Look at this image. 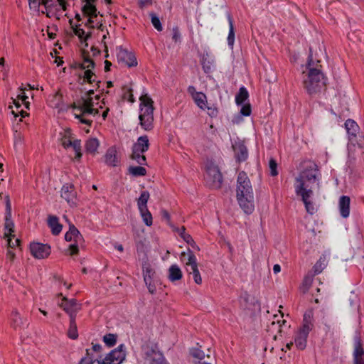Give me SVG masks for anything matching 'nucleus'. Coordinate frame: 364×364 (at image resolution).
Listing matches in <instances>:
<instances>
[{"mask_svg":"<svg viewBox=\"0 0 364 364\" xmlns=\"http://www.w3.org/2000/svg\"><path fill=\"white\" fill-rule=\"evenodd\" d=\"M301 171L295 178V193L313 191L320 188L321 174L318 166L313 161H304Z\"/></svg>","mask_w":364,"mask_h":364,"instance_id":"nucleus-1","label":"nucleus"},{"mask_svg":"<svg viewBox=\"0 0 364 364\" xmlns=\"http://www.w3.org/2000/svg\"><path fill=\"white\" fill-rule=\"evenodd\" d=\"M236 191L240 208L246 214H251L255 209L254 195L250 181L245 171L238 173Z\"/></svg>","mask_w":364,"mask_h":364,"instance_id":"nucleus-2","label":"nucleus"},{"mask_svg":"<svg viewBox=\"0 0 364 364\" xmlns=\"http://www.w3.org/2000/svg\"><path fill=\"white\" fill-rule=\"evenodd\" d=\"M311 55L309 57V61L306 65L308 74L306 78L304 80V86L309 95H313L320 92L326 85L323 74L319 68L312 67Z\"/></svg>","mask_w":364,"mask_h":364,"instance_id":"nucleus-3","label":"nucleus"},{"mask_svg":"<svg viewBox=\"0 0 364 364\" xmlns=\"http://www.w3.org/2000/svg\"><path fill=\"white\" fill-rule=\"evenodd\" d=\"M139 100V124L144 130L151 131L154 128V102L146 94L141 95Z\"/></svg>","mask_w":364,"mask_h":364,"instance_id":"nucleus-4","label":"nucleus"},{"mask_svg":"<svg viewBox=\"0 0 364 364\" xmlns=\"http://www.w3.org/2000/svg\"><path fill=\"white\" fill-rule=\"evenodd\" d=\"M313 311H308L304 314L303 321L294 336V343L299 350H304L307 344V338L314 328Z\"/></svg>","mask_w":364,"mask_h":364,"instance_id":"nucleus-5","label":"nucleus"},{"mask_svg":"<svg viewBox=\"0 0 364 364\" xmlns=\"http://www.w3.org/2000/svg\"><path fill=\"white\" fill-rule=\"evenodd\" d=\"M60 142L65 149L72 147L75 152V159L80 161L82 157L81 141L75 139L73 136V133L70 129H65L63 132L60 133Z\"/></svg>","mask_w":364,"mask_h":364,"instance_id":"nucleus-6","label":"nucleus"},{"mask_svg":"<svg viewBox=\"0 0 364 364\" xmlns=\"http://www.w3.org/2000/svg\"><path fill=\"white\" fill-rule=\"evenodd\" d=\"M205 182L213 189L220 188L223 183V176L218 167L213 163H209L206 167Z\"/></svg>","mask_w":364,"mask_h":364,"instance_id":"nucleus-7","label":"nucleus"},{"mask_svg":"<svg viewBox=\"0 0 364 364\" xmlns=\"http://www.w3.org/2000/svg\"><path fill=\"white\" fill-rule=\"evenodd\" d=\"M65 240L68 242L73 241L68 247L70 255H77L79 252V245L83 242L82 235L74 225H70L69 230L65 235Z\"/></svg>","mask_w":364,"mask_h":364,"instance_id":"nucleus-8","label":"nucleus"},{"mask_svg":"<svg viewBox=\"0 0 364 364\" xmlns=\"http://www.w3.org/2000/svg\"><path fill=\"white\" fill-rule=\"evenodd\" d=\"M29 9L38 14H46L48 17H50V13L53 8L56 7L53 0H28Z\"/></svg>","mask_w":364,"mask_h":364,"instance_id":"nucleus-9","label":"nucleus"},{"mask_svg":"<svg viewBox=\"0 0 364 364\" xmlns=\"http://www.w3.org/2000/svg\"><path fill=\"white\" fill-rule=\"evenodd\" d=\"M126 354L124 346L119 345L117 348L112 350L102 360H98V364H121L125 359Z\"/></svg>","mask_w":364,"mask_h":364,"instance_id":"nucleus-10","label":"nucleus"},{"mask_svg":"<svg viewBox=\"0 0 364 364\" xmlns=\"http://www.w3.org/2000/svg\"><path fill=\"white\" fill-rule=\"evenodd\" d=\"M60 306L69 315L70 319L75 318L77 313L81 309V304L77 303L75 299H68L63 297Z\"/></svg>","mask_w":364,"mask_h":364,"instance_id":"nucleus-11","label":"nucleus"},{"mask_svg":"<svg viewBox=\"0 0 364 364\" xmlns=\"http://www.w3.org/2000/svg\"><path fill=\"white\" fill-rule=\"evenodd\" d=\"M31 255L37 259H44L50 253V247L47 244L33 242L30 245Z\"/></svg>","mask_w":364,"mask_h":364,"instance_id":"nucleus-12","label":"nucleus"},{"mask_svg":"<svg viewBox=\"0 0 364 364\" xmlns=\"http://www.w3.org/2000/svg\"><path fill=\"white\" fill-rule=\"evenodd\" d=\"M117 60L119 63H124L128 67H135L137 65V60L132 52L119 47L117 54Z\"/></svg>","mask_w":364,"mask_h":364,"instance_id":"nucleus-13","label":"nucleus"},{"mask_svg":"<svg viewBox=\"0 0 364 364\" xmlns=\"http://www.w3.org/2000/svg\"><path fill=\"white\" fill-rule=\"evenodd\" d=\"M61 197L64 198L70 206H75L77 203L76 191L71 183H66L61 188Z\"/></svg>","mask_w":364,"mask_h":364,"instance_id":"nucleus-14","label":"nucleus"},{"mask_svg":"<svg viewBox=\"0 0 364 364\" xmlns=\"http://www.w3.org/2000/svg\"><path fill=\"white\" fill-rule=\"evenodd\" d=\"M353 362L354 364H364V349L359 337L354 340Z\"/></svg>","mask_w":364,"mask_h":364,"instance_id":"nucleus-15","label":"nucleus"},{"mask_svg":"<svg viewBox=\"0 0 364 364\" xmlns=\"http://www.w3.org/2000/svg\"><path fill=\"white\" fill-rule=\"evenodd\" d=\"M296 194L301 198L306 210L308 213L313 215L316 213V210L314 207L313 202L311 200V198L313 196L314 191H304L300 193H296Z\"/></svg>","mask_w":364,"mask_h":364,"instance_id":"nucleus-16","label":"nucleus"},{"mask_svg":"<svg viewBox=\"0 0 364 364\" xmlns=\"http://www.w3.org/2000/svg\"><path fill=\"white\" fill-rule=\"evenodd\" d=\"M235 153V157L237 162L240 163L245 161L248 156V151L242 141L235 142L232 145Z\"/></svg>","mask_w":364,"mask_h":364,"instance_id":"nucleus-17","label":"nucleus"},{"mask_svg":"<svg viewBox=\"0 0 364 364\" xmlns=\"http://www.w3.org/2000/svg\"><path fill=\"white\" fill-rule=\"evenodd\" d=\"M11 325L15 330H21L28 326L27 320L21 316L17 310H14L11 314Z\"/></svg>","mask_w":364,"mask_h":364,"instance_id":"nucleus-18","label":"nucleus"},{"mask_svg":"<svg viewBox=\"0 0 364 364\" xmlns=\"http://www.w3.org/2000/svg\"><path fill=\"white\" fill-rule=\"evenodd\" d=\"M345 127L349 136V139L352 141H355L360 131L358 124L354 120L349 119L345 122Z\"/></svg>","mask_w":364,"mask_h":364,"instance_id":"nucleus-19","label":"nucleus"},{"mask_svg":"<svg viewBox=\"0 0 364 364\" xmlns=\"http://www.w3.org/2000/svg\"><path fill=\"white\" fill-rule=\"evenodd\" d=\"M77 110L80 111L79 114L75 113V117L78 119L81 123L91 126L92 121L85 119V117L87 114H91L94 112L93 107H77Z\"/></svg>","mask_w":364,"mask_h":364,"instance_id":"nucleus-20","label":"nucleus"},{"mask_svg":"<svg viewBox=\"0 0 364 364\" xmlns=\"http://www.w3.org/2000/svg\"><path fill=\"white\" fill-rule=\"evenodd\" d=\"M149 140L146 135L139 136L136 142L133 144L132 149L136 151L145 153L149 149Z\"/></svg>","mask_w":364,"mask_h":364,"instance_id":"nucleus-21","label":"nucleus"},{"mask_svg":"<svg viewBox=\"0 0 364 364\" xmlns=\"http://www.w3.org/2000/svg\"><path fill=\"white\" fill-rule=\"evenodd\" d=\"M105 162L107 166H117L119 162L117 150L114 147L108 149L105 155Z\"/></svg>","mask_w":364,"mask_h":364,"instance_id":"nucleus-22","label":"nucleus"},{"mask_svg":"<svg viewBox=\"0 0 364 364\" xmlns=\"http://www.w3.org/2000/svg\"><path fill=\"white\" fill-rule=\"evenodd\" d=\"M48 225L51 229V232L54 235H58L63 229V225L59 223L58 218L55 215H48Z\"/></svg>","mask_w":364,"mask_h":364,"instance_id":"nucleus-23","label":"nucleus"},{"mask_svg":"<svg viewBox=\"0 0 364 364\" xmlns=\"http://www.w3.org/2000/svg\"><path fill=\"white\" fill-rule=\"evenodd\" d=\"M350 202V198L346 196H342L339 199L340 214L344 218H346L349 216Z\"/></svg>","mask_w":364,"mask_h":364,"instance_id":"nucleus-24","label":"nucleus"},{"mask_svg":"<svg viewBox=\"0 0 364 364\" xmlns=\"http://www.w3.org/2000/svg\"><path fill=\"white\" fill-rule=\"evenodd\" d=\"M142 273L144 283H147V281L156 280V272L149 262H145L143 263Z\"/></svg>","mask_w":364,"mask_h":364,"instance_id":"nucleus-25","label":"nucleus"},{"mask_svg":"<svg viewBox=\"0 0 364 364\" xmlns=\"http://www.w3.org/2000/svg\"><path fill=\"white\" fill-rule=\"evenodd\" d=\"M186 256L188 257L187 261L186 262V267L187 271H190V269L198 267L196 257L192 250L188 249L187 252H183L181 255V259H183V258L185 257Z\"/></svg>","mask_w":364,"mask_h":364,"instance_id":"nucleus-26","label":"nucleus"},{"mask_svg":"<svg viewBox=\"0 0 364 364\" xmlns=\"http://www.w3.org/2000/svg\"><path fill=\"white\" fill-rule=\"evenodd\" d=\"M96 0H84L85 4L82 8V11L84 15H90L91 16H97L99 12L97 11L96 6L92 4Z\"/></svg>","mask_w":364,"mask_h":364,"instance_id":"nucleus-27","label":"nucleus"},{"mask_svg":"<svg viewBox=\"0 0 364 364\" xmlns=\"http://www.w3.org/2000/svg\"><path fill=\"white\" fill-rule=\"evenodd\" d=\"M183 274L177 264H172L168 269V279L171 282H176L182 278Z\"/></svg>","mask_w":364,"mask_h":364,"instance_id":"nucleus-28","label":"nucleus"},{"mask_svg":"<svg viewBox=\"0 0 364 364\" xmlns=\"http://www.w3.org/2000/svg\"><path fill=\"white\" fill-rule=\"evenodd\" d=\"M176 231L186 242L190 245L192 247L199 250V247L196 245L191 235L186 232V228L183 226L181 228H178Z\"/></svg>","mask_w":364,"mask_h":364,"instance_id":"nucleus-29","label":"nucleus"},{"mask_svg":"<svg viewBox=\"0 0 364 364\" xmlns=\"http://www.w3.org/2000/svg\"><path fill=\"white\" fill-rule=\"evenodd\" d=\"M99 141L96 138L89 139L85 143L86 152L91 154H95L99 147Z\"/></svg>","mask_w":364,"mask_h":364,"instance_id":"nucleus-30","label":"nucleus"},{"mask_svg":"<svg viewBox=\"0 0 364 364\" xmlns=\"http://www.w3.org/2000/svg\"><path fill=\"white\" fill-rule=\"evenodd\" d=\"M4 228L6 230L4 233V237H14V235H13V232L14 231V223L11 220V215H9V216L6 215Z\"/></svg>","mask_w":364,"mask_h":364,"instance_id":"nucleus-31","label":"nucleus"},{"mask_svg":"<svg viewBox=\"0 0 364 364\" xmlns=\"http://www.w3.org/2000/svg\"><path fill=\"white\" fill-rule=\"evenodd\" d=\"M150 194L147 191H142L139 198L137 199V206L139 210H144L147 208V202L149 199Z\"/></svg>","mask_w":364,"mask_h":364,"instance_id":"nucleus-32","label":"nucleus"},{"mask_svg":"<svg viewBox=\"0 0 364 364\" xmlns=\"http://www.w3.org/2000/svg\"><path fill=\"white\" fill-rule=\"evenodd\" d=\"M327 265V259L326 255H321L319 259L316 262L313 267L314 274H318L321 273Z\"/></svg>","mask_w":364,"mask_h":364,"instance_id":"nucleus-33","label":"nucleus"},{"mask_svg":"<svg viewBox=\"0 0 364 364\" xmlns=\"http://www.w3.org/2000/svg\"><path fill=\"white\" fill-rule=\"evenodd\" d=\"M228 20L229 23V33L228 36V45L232 48L235 41V31H234V26H233V20L230 14H228Z\"/></svg>","mask_w":364,"mask_h":364,"instance_id":"nucleus-34","label":"nucleus"},{"mask_svg":"<svg viewBox=\"0 0 364 364\" xmlns=\"http://www.w3.org/2000/svg\"><path fill=\"white\" fill-rule=\"evenodd\" d=\"M314 275L315 274L309 273L304 277L302 284L300 287V289L304 294H306L310 289L314 280Z\"/></svg>","mask_w":364,"mask_h":364,"instance_id":"nucleus-35","label":"nucleus"},{"mask_svg":"<svg viewBox=\"0 0 364 364\" xmlns=\"http://www.w3.org/2000/svg\"><path fill=\"white\" fill-rule=\"evenodd\" d=\"M82 55L83 63H79L78 67L82 70H85L87 68H94L95 66V63L90 58L88 53H85V52L83 51Z\"/></svg>","mask_w":364,"mask_h":364,"instance_id":"nucleus-36","label":"nucleus"},{"mask_svg":"<svg viewBox=\"0 0 364 364\" xmlns=\"http://www.w3.org/2000/svg\"><path fill=\"white\" fill-rule=\"evenodd\" d=\"M249 97V93L245 87H241L238 93L235 96V102L237 105H242Z\"/></svg>","mask_w":364,"mask_h":364,"instance_id":"nucleus-37","label":"nucleus"},{"mask_svg":"<svg viewBox=\"0 0 364 364\" xmlns=\"http://www.w3.org/2000/svg\"><path fill=\"white\" fill-rule=\"evenodd\" d=\"M195 103L202 109H205L207 105V97L206 95L200 92L198 95L193 97Z\"/></svg>","mask_w":364,"mask_h":364,"instance_id":"nucleus-38","label":"nucleus"},{"mask_svg":"<svg viewBox=\"0 0 364 364\" xmlns=\"http://www.w3.org/2000/svg\"><path fill=\"white\" fill-rule=\"evenodd\" d=\"M130 158L140 165H146V159L142 152L132 149Z\"/></svg>","mask_w":364,"mask_h":364,"instance_id":"nucleus-39","label":"nucleus"},{"mask_svg":"<svg viewBox=\"0 0 364 364\" xmlns=\"http://www.w3.org/2000/svg\"><path fill=\"white\" fill-rule=\"evenodd\" d=\"M150 364H169L163 353L159 350L156 352L155 355L150 358Z\"/></svg>","mask_w":364,"mask_h":364,"instance_id":"nucleus-40","label":"nucleus"},{"mask_svg":"<svg viewBox=\"0 0 364 364\" xmlns=\"http://www.w3.org/2000/svg\"><path fill=\"white\" fill-rule=\"evenodd\" d=\"M68 336L71 339H76L78 337L77 324L75 318L70 319V326L68 331Z\"/></svg>","mask_w":364,"mask_h":364,"instance_id":"nucleus-41","label":"nucleus"},{"mask_svg":"<svg viewBox=\"0 0 364 364\" xmlns=\"http://www.w3.org/2000/svg\"><path fill=\"white\" fill-rule=\"evenodd\" d=\"M128 173L133 176H144L146 174V170L142 166H129Z\"/></svg>","mask_w":364,"mask_h":364,"instance_id":"nucleus-42","label":"nucleus"},{"mask_svg":"<svg viewBox=\"0 0 364 364\" xmlns=\"http://www.w3.org/2000/svg\"><path fill=\"white\" fill-rule=\"evenodd\" d=\"M77 107H93L92 97H82L77 105H73V109H77Z\"/></svg>","mask_w":364,"mask_h":364,"instance_id":"nucleus-43","label":"nucleus"},{"mask_svg":"<svg viewBox=\"0 0 364 364\" xmlns=\"http://www.w3.org/2000/svg\"><path fill=\"white\" fill-rule=\"evenodd\" d=\"M139 213L141 214V216L143 219V221L147 226H151L153 223L152 221V215L148 208H146L144 210H139Z\"/></svg>","mask_w":364,"mask_h":364,"instance_id":"nucleus-44","label":"nucleus"},{"mask_svg":"<svg viewBox=\"0 0 364 364\" xmlns=\"http://www.w3.org/2000/svg\"><path fill=\"white\" fill-rule=\"evenodd\" d=\"M97 360V358L90 355V350L87 349L86 355L80 359L78 364H93Z\"/></svg>","mask_w":364,"mask_h":364,"instance_id":"nucleus-45","label":"nucleus"},{"mask_svg":"<svg viewBox=\"0 0 364 364\" xmlns=\"http://www.w3.org/2000/svg\"><path fill=\"white\" fill-rule=\"evenodd\" d=\"M103 341L109 347L114 346L117 342V336L112 333L106 334L103 337Z\"/></svg>","mask_w":364,"mask_h":364,"instance_id":"nucleus-46","label":"nucleus"},{"mask_svg":"<svg viewBox=\"0 0 364 364\" xmlns=\"http://www.w3.org/2000/svg\"><path fill=\"white\" fill-rule=\"evenodd\" d=\"M149 15L151 17V23L153 24L154 27L157 31H161L163 28L159 18L154 13H151Z\"/></svg>","mask_w":364,"mask_h":364,"instance_id":"nucleus-47","label":"nucleus"},{"mask_svg":"<svg viewBox=\"0 0 364 364\" xmlns=\"http://www.w3.org/2000/svg\"><path fill=\"white\" fill-rule=\"evenodd\" d=\"M92 68H87L84 72V75H83L84 80H86L88 83H90V84L95 82V75L92 71Z\"/></svg>","mask_w":364,"mask_h":364,"instance_id":"nucleus-48","label":"nucleus"},{"mask_svg":"<svg viewBox=\"0 0 364 364\" xmlns=\"http://www.w3.org/2000/svg\"><path fill=\"white\" fill-rule=\"evenodd\" d=\"M190 274H193L194 282L198 284H200L202 283V279L198 270V267L190 269V271H188Z\"/></svg>","mask_w":364,"mask_h":364,"instance_id":"nucleus-49","label":"nucleus"},{"mask_svg":"<svg viewBox=\"0 0 364 364\" xmlns=\"http://www.w3.org/2000/svg\"><path fill=\"white\" fill-rule=\"evenodd\" d=\"M191 355L195 358L198 359L199 360H202L205 358L204 352L198 348H193L191 350Z\"/></svg>","mask_w":364,"mask_h":364,"instance_id":"nucleus-50","label":"nucleus"},{"mask_svg":"<svg viewBox=\"0 0 364 364\" xmlns=\"http://www.w3.org/2000/svg\"><path fill=\"white\" fill-rule=\"evenodd\" d=\"M80 25L73 26V30L74 33L80 38L81 43H83L84 37L85 35V32L82 28H80Z\"/></svg>","mask_w":364,"mask_h":364,"instance_id":"nucleus-51","label":"nucleus"},{"mask_svg":"<svg viewBox=\"0 0 364 364\" xmlns=\"http://www.w3.org/2000/svg\"><path fill=\"white\" fill-rule=\"evenodd\" d=\"M159 346L157 343H154L151 346H148V350L145 353L147 358H152L156 352H159Z\"/></svg>","mask_w":364,"mask_h":364,"instance_id":"nucleus-52","label":"nucleus"},{"mask_svg":"<svg viewBox=\"0 0 364 364\" xmlns=\"http://www.w3.org/2000/svg\"><path fill=\"white\" fill-rule=\"evenodd\" d=\"M269 167L270 169V174L272 176H276L278 175L277 171V163L274 159H270L269 161Z\"/></svg>","mask_w":364,"mask_h":364,"instance_id":"nucleus-53","label":"nucleus"},{"mask_svg":"<svg viewBox=\"0 0 364 364\" xmlns=\"http://www.w3.org/2000/svg\"><path fill=\"white\" fill-rule=\"evenodd\" d=\"M205 109H207V113L210 117H216L218 116V109L215 106H208L206 105Z\"/></svg>","mask_w":364,"mask_h":364,"instance_id":"nucleus-54","label":"nucleus"},{"mask_svg":"<svg viewBox=\"0 0 364 364\" xmlns=\"http://www.w3.org/2000/svg\"><path fill=\"white\" fill-rule=\"evenodd\" d=\"M250 298V296L247 291L242 293L240 297V304L243 305L245 308H247V304L249 302Z\"/></svg>","mask_w":364,"mask_h":364,"instance_id":"nucleus-55","label":"nucleus"},{"mask_svg":"<svg viewBox=\"0 0 364 364\" xmlns=\"http://www.w3.org/2000/svg\"><path fill=\"white\" fill-rule=\"evenodd\" d=\"M145 284L150 294H154L156 292V280L147 281Z\"/></svg>","mask_w":364,"mask_h":364,"instance_id":"nucleus-56","label":"nucleus"},{"mask_svg":"<svg viewBox=\"0 0 364 364\" xmlns=\"http://www.w3.org/2000/svg\"><path fill=\"white\" fill-rule=\"evenodd\" d=\"M124 98L127 99L130 102H134L135 100L133 96L132 90L131 88H127L126 91L124 92Z\"/></svg>","mask_w":364,"mask_h":364,"instance_id":"nucleus-57","label":"nucleus"},{"mask_svg":"<svg viewBox=\"0 0 364 364\" xmlns=\"http://www.w3.org/2000/svg\"><path fill=\"white\" fill-rule=\"evenodd\" d=\"M251 106L250 104L244 105L240 110V113L245 117L250 116L251 114Z\"/></svg>","mask_w":364,"mask_h":364,"instance_id":"nucleus-58","label":"nucleus"},{"mask_svg":"<svg viewBox=\"0 0 364 364\" xmlns=\"http://www.w3.org/2000/svg\"><path fill=\"white\" fill-rule=\"evenodd\" d=\"M7 238L8 245L9 248H14L16 246L19 245L20 240L18 239H16L14 242L12 241L13 237H4Z\"/></svg>","mask_w":364,"mask_h":364,"instance_id":"nucleus-59","label":"nucleus"},{"mask_svg":"<svg viewBox=\"0 0 364 364\" xmlns=\"http://www.w3.org/2000/svg\"><path fill=\"white\" fill-rule=\"evenodd\" d=\"M173 36H172V38L173 40L175 41V42H177L180 40L181 38V33H180V31L178 30V27H174L173 28Z\"/></svg>","mask_w":364,"mask_h":364,"instance_id":"nucleus-60","label":"nucleus"},{"mask_svg":"<svg viewBox=\"0 0 364 364\" xmlns=\"http://www.w3.org/2000/svg\"><path fill=\"white\" fill-rule=\"evenodd\" d=\"M161 213L162 218L166 220L168 225H171V215L166 210H162Z\"/></svg>","mask_w":364,"mask_h":364,"instance_id":"nucleus-61","label":"nucleus"},{"mask_svg":"<svg viewBox=\"0 0 364 364\" xmlns=\"http://www.w3.org/2000/svg\"><path fill=\"white\" fill-rule=\"evenodd\" d=\"M11 215V207L9 196L6 197V215Z\"/></svg>","mask_w":364,"mask_h":364,"instance_id":"nucleus-62","label":"nucleus"},{"mask_svg":"<svg viewBox=\"0 0 364 364\" xmlns=\"http://www.w3.org/2000/svg\"><path fill=\"white\" fill-rule=\"evenodd\" d=\"M210 64V62L208 61L206 63V60L205 59H203V61H202V65H203V70L205 73H209L210 71V65H209Z\"/></svg>","mask_w":364,"mask_h":364,"instance_id":"nucleus-63","label":"nucleus"},{"mask_svg":"<svg viewBox=\"0 0 364 364\" xmlns=\"http://www.w3.org/2000/svg\"><path fill=\"white\" fill-rule=\"evenodd\" d=\"M20 90H21V92L18 95L17 99L18 100H21L22 102H26V100H28V97L24 94L23 89L21 88Z\"/></svg>","mask_w":364,"mask_h":364,"instance_id":"nucleus-64","label":"nucleus"}]
</instances>
